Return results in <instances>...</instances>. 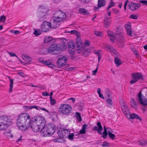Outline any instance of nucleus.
Returning <instances> with one entry per match:
<instances>
[{
	"mask_svg": "<svg viewBox=\"0 0 147 147\" xmlns=\"http://www.w3.org/2000/svg\"><path fill=\"white\" fill-rule=\"evenodd\" d=\"M11 117L3 115L0 117V130H5L11 124Z\"/></svg>",
	"mask_w": 147,
	"mask_h": 147,
	"instance_id": "obj_6",
	"label": "nucleus"
},
{
	"mask_svg": "<svg viewBox=\"0 0 147 147\" xmlns=\"http://www.w3.org/2000/svg\"><path fill=\"white\" fill-rule=\"evenodd\" d=\"M18 74L20 75L21 76H22L23 78H24L25 77V76L23 72L22 71L18 72Z\"/></svg>",
	"mask_w": 147,
	"mask_h": 147,
	"instance_id": "obj_61",
	"label": "nucleus"
},
{
	"mask_svg": "<svg viewBox=\"0 0 147 147\" xmlns=\"http://www.w3.org/2000/svg\"><path fill=\"white\" fill-rule=\"evenodd\" d=\"M67 61V57L65 56H63L60 57L59 60L57 61V66L59 67H61L64 66Z\"/></svg>",
	"mask_w": 147,
	"mask_h": 147,
	"instance_id": "obj_14",
	"label": "nucleus"
},
{
	"mask_svg": "<svg viewBox=\"0 0 147 147\" xmlns=\"http://www.w3.org/2000/svg\"><path fill=\"white\" fill-rule=\"evenodd\" d=\"M107 48L108 50H109L110 52H111L114 50L113 47L112 46L110 45L108 46Z\"/></svg>",
	"mask_w": 147,
	"mask_h": 147,
	"instance_id": "obj_48",
	"label": "nucleus"
},
{
	"mask_svg": "<svg viewBox=\"0 0 147 147\" xmlns=\"http://www.w3.org/2000/svg\"><path fill=\"white\" fill-rule=\"evenodd\" d=\"M42 95L44 96H47L49 95V94L47 91H45L42 93Z\"/></svg>",
	"mask_w": 147,
	"mask_h": 147,
	"instance_id": "obj_58",
	"label": "nucleus"
},
{
	"mask_svg": "<svg viewBox=\"0 0 147 147\" xmlns=\"http://www.w3.org/2000/svg\"><path fill=\"white\" fill-rule=\"evenodd\" d=\"M61 43L56 44L53 42L51 44L49 49V53L53 55L57 54L55 52L56 51H63L67 48V40L64 38L61 39Z\"/></svg>",
	"mask_w": 147,
	"mask_h": 147,
	"instance_id": "obj_3",
	"label": "nucleus"
},
{
	"mask_svg": "<svg viewBox=\"0 0 147 147\" xmlns=\"http://www.w3.org/2000/svg\"><path fill=\"white\" fill-rule=\"evenodd\" d=\"M76 46L77 51L78 53H82L84 54L85 53L90 52V50L86 49L80 40V38L77 37L76 40Z\"/></svg>",
	"mask_w": 147,
	"mask_h": 147,
	"instance_id": "obj_7",
	"label": "nucleus"
},
{
	"mask_svg": "<svg viewBox=\"0 0 147 147\" xmlns=\"http://www.w3.org/2000/svg\"><path fill=\"white\" fill-rule=\"evenodd\" d=\"M122 110L123 111L124 113L127 116L128 118L132 119H139L140 121L142 120V119L138 115L134 113L130 114L129 109L127 107H122Z\"/></svg>",
	"mask_w": 147,
	"mask_h": 147,
	"instance_id": "obj_9",
	"label": "nucleus"
},
{
	"mask_svg": "<svg viewBox=\"0 0 147 147\" xmlns=\"http://www.w3.org/2000/svg\"><path fill=\"white\" fill-rule=\"evenodd\" d=\"M130 18L133 19H137L138 17L137 16L132 14L130 15Z\"/></svg>",
	"mask_w": 147,
	"mask_h": 147,
	"instance_id": "obj_51",
	"label": "nucleus"
},
{
	"mask_svg": "<svg viewBox=\"0 0 147 147\" xmlns=\"http://www.w3.org/2000/svg\"><path fill=\"white\" fill-rule=\"evenodd\" d=\"M46 8L45 7H44L43 6L40 5L38 7V11L40 12L41 11H42V10Z\"/></svg>",
	"mask_w": 147,
	"mask_h": 147,
	"instance_id": "obj_42",
	"label": "nucleus"
},
{
	"mask_svg": "<svg viewBox=\"0 0 147 147\" xmlns=\"http://www.w3.org/2000/svg\"><path fill=\"white\" fill-rule=\"evenodd\" d=\"M127 34L131 36H133L132 31L131 29V26L130 24H126L125 26Z\"/></svg>",
	"mask_w": 147,
	"mask_h": 147,
	"instance_id": "obj_21",
	"label": "nucleus"
},
{
	"mask_svg": "<svg viewBox=\"0 0 147 147\" xmlns=\"http://www.w3.org/2000/svg\"><path fill=\"white\" fill-rule=\"evenodd\" d=\"M39 61L42 64L47 65L50 67L53 68L54 66V65L51 63L49 61H44L42 60H40Z\"/></svg>",
	"mask_w": 147,
	"mask_h": 147,
	"instance_id": "obj_23",
	"label": "nucleus"
},
{
	"mask_svg": "<svg viewBox=\"0 0 147 147\" xmlns=\"http://www.w3.org/2000/svg\"><path fill=\"white\" fill-rule=\"evenodd\" d=\"M22 58L24 60L27 62L25 63L26 64V65L30 64V62L32 61V59L31 57L27 55H23Z\"/></svg>",
	"mask_w": 147,
	"mask_h": 147,
	"instance_id": "obj_22",
	"label": "nucleus"
},
{
	"mask_svg": "<svg viewBox=\"0 0 147 147\" xmlns=\"http://www.w3.org/2000/svg\"><path fill=\"white\" fill-rule=\"evenodd\" d=\"M67 47L68 46L69 49H74L75 47V44L74 43L72 42L68 44V42L67 41Z\"/></svg>",
	"mask_w": 147,
	"mask_h": 147,
	"instance_id": "obj_36",
	"label": "nucleus"
},
{
	"mask_svg": "<svg viewBox=\"0 0 147 147\" xmlns=\"http://www.w3.org/2000/svg\"><path fill=\"white\" fill-rule=\"evenodd\" d=\"M72 108L68 104H63L60 105L58 110L60 114L68 115L71 112Z\"/></svg>",
	"mask_w": 147,
	"mask_h": 147,
	"instance_id": "obj_8",
	"label": "nucleus"
},
{
	"mask_svg": "<svg viewBox=\"0 0 147 147\" xmlns=\"http://www.w3.org/2000/svg\"><path fill=\"white\" fill-rule=\"evenodd\" d=\"M84 105V104L83 103L81 102H79L78 104V106L80 107L79 110L82 111Z\"/></svg>",
	"mask_w": 147,
	"mask_h": 147,
	"instance_id": "obj_37",
	"label": "nucleus"
},
{
	"mask_svg": "<svg viewBox=\"0 0 147 147\" xmlns=\"http://www.w3.org/2000/svg\"><path fill=\"white\" fill-rule=\"evenodd\" d=\"M68 51L71 55H73L75 54L74 49H69Z\"/></svg>",
	"mask_w": 147,
	"mask_h": 147,
	"instance_id": "obj_39",
	"label": "nucleus"
},
{
	"mask_svg": "<svg viewBox=\"0 0 147 147\" xmlns=\"http://www.w3.org/2000/svg\"><path fill=\"white\" fill-rule=\"evenodd\" d=\"M112 11L116 14H118L119 13V11L117 9L115 8H113L112 9Z\"/></svg>",
	"mask_w": 147,
	"mask_h": 147,
	"instance_id": "obj_53",
	"label": "nucleus"
},
{
	"mask_svg": "<svg viewBox=\"0 0 147 147\" xmlns=\"http://www.w3.org/2000/svg\"><path fill=\"white\" fill-rule=\"evenodd\" d=\"M8 54L11 57H17L18 58V57H17V56L16 55L13 53L12 52H8Z\"/></svg>",
	"mask_w": 147,
	"mask_h": 147,
	"instance_id": "obj_47",
	"label": "nucleus"
},
{
	"mask_svg": "<svg viewBox=\"0 0 147 147\" xmlns=\"http://www.w3.org/2000/svg\"><path fill=\"white\" fill-rule=\"evenodd\" d=\"M131 76L132 80L130 82V83L131 84L136 83L140 79L143 80L144 79L142 74L140 73H133Z\"/></svg>",
	"mask_w": 147,
	"mask_h": 147,
	"instance_id": "obj_10",
	"label": "nucleus"
},
{
	"mask_svg": "<svg viewBox=\"0 0 147 147\" xmlns=\"http://www.w3.org/2000/svg\"><path fill=\"white\" fill-rule=\"evenodd\" d=\"M10 32L16 34H18L20 33V32L18 30H15L14 31L13 30H11Z\"/></svg>",
	"mask_w": 147,
	"mask_h": 147,
	"instance_id": "obj_56",
	"label": "nucleus"
},
{
	"mask_svg": "<svg viewBox=\"0 0 147 147\" xmlns=\"http://www.w3.org/2000/svg\"><path fill=\"white\" fill-rule=\"evenodd\" d=\"M108 134V133L103 132L102 133V137L104 139H106L107 138Z\"/></svg>",
	"mask_w": 147,
	"mask_h": 147,
	"instance_id": "obj_49",
	"label": "nucleus"
},
{
	"mask_svg": "<svg viewBox=\"0 0 147 147\" xmlns=\"http://www.w3.org/2000/svg\"><path fill=\"white\" fill-rule=\"evenodd\" d=\"M88 126V125L84 124L82 126V129L86 130V129H87V126Z\"/></svg>",
	"mask_w": 147,
	"mask_h": 147,
	"instance_id": "obj_57",
	"label": "nucleus"
},
{
	"mask_svg": "<svg viewBox=\"0 0 147 147\" xmlns=\"http://www.w3.org/2000/svg\"><path fill=\"white\" fill-rule=\"evenodd\" d=\"M98 66V64L97 65V67L96 69L92 71V74L94 75H95L96 72L97 71Z\"/></svg>",
	"mask_w": 147,
	"mask_h": 147,
	"instance_id": "obj_59",
	"label": "nucleus"
},
{
	"mask_svg": "<svg viewBox=\"0 0 147 147\" xmlns=\"http://www.w3.org/2000/svg\"><path fill=\"white\" fill-rule=\"evenodd\" d=\"M141 5L140 3H135L133 2L130 3L128 5V7L129 9L132 11L137 10L139 9Z\"/></svg>",
	"mask_w": 147,
	"mask_h": 147,
	"instance_id": "obj_16",
	"label": "nucleus"
},
{
	"mask_svg": "<svg viewBox=\"0 0 147 147\" xmlns=\"http://www.w3.org/2000/svg\"><path fill=\"white\" fill-rule=\"evenodd\" d=\"M108 35L110 38L111 41L113 42L115 39V36L113 32L110 31H109L108 32Z\"/></svg>",
	"mask_w": 147,
	"mask_h": 147,
	"instance_id": "obj_24",
	"label": "nucleus"
},
{
	"mask_svg": "<svg viewBox=\"0 0 147 147\" xmlns=\"http://www.w3.org/2000/svg\"><path fill=\"white\" fill-rule=\"evenodd\" d=\"M31 121L30 116L28 113H22L17 119V124L20 129L25 131L30 126Z\"/></svg>",
	"mask_w": 147,
	"mask_h": 147,
	"instance_id": "obj_1",
	"label": "nucleus"
},
{
	"mask_svg": "<svg viewBox=\"0 0 147 147\" xmlns=\"http://www.w3.org/2000/svg\"><path fill=\"white\" fill-rule=\"evenodd\" d=\"M107 104V105H112L113 102L111 99L109 98L107 99L106 100Z\"/></svg>",
	"mask_w": 147,
	"mask_h": 147,
	"instance_id": "obj_43",
	"label": "nucleus"
},
{
	"mask_svg": "<svg viewBox=\"0 0 147 147\" xmlns=\"http://www.w3.org/2000/svg\"><path fill=\"white\" fill-rule=\"evenodd\" d=\"M105 0H98V6L100 7L105 6Z\"/></svg>",
	"mask_w": 147,
	"mask_h": 147,
	"instance_id": "obj_28",
	"label": "nucleus"
},
{
	"mask_svg": "<svg viewBox=\"0 0 147 147\" xmlns=\"http://www.w3.org/2000/svg\"><path fill=\"white\" fill-rule=\"evenodd\" d=\"M99 51H101L100 50H98L97 51L94 52V53L95 54L97 55L98 56V55H100Z\"/></svg>",
	"mask_w": 147,
	"mask_h": 147,
	"instance_id": "obj_64",
	"label": "nucleus"
},
{
	"mask_svg": "<svg viewBox=\"0 0 147 147\" xmlns=\"http://www.w3.org/2000/svg\"><path fill=\"white\" fill-rule=\"evenodd\" d=\"M137 105V102L135 101V99L133 98H131V106L132 107L135 108L136 107Z\"/></svg>",
	"mask_w": 147,
	"mask_h": 147,
	"instance_id": "obj_29",
	"label": "nucleus"
},
{
	"mask_svg": "<svg viewBox=\"0 0 147 147\" xmlns=\"http://www.w3.org/2000/svg\"><path fill=\"white\" fill-rule=\"evenodd\" d=\"M138 144L141 146H144L147 144V142L144 140H140L138 141Z\"/></svg>",
	"mask_w": 147,
	"mask_h": 147,
	"instance_id": "obj_34",
	"label": "nucleus"
},
{
	"mask_svg": "<svg viewBox=\"0 0 147 147\" xmlns=\"http://www.w3.org/2000/svg\"><path fill=\"white\" fill-rule=\"evenodd\" d=\"M89 0H81L80 1L82 3H86L88 2Z\"/></svg>",
	"mask_w": 147,
	"mask_h": 147,
	"instance_id": "obj_63",
	"label": "nucleus"
},
{
	"mask_svg": "<svg viewBox=\"0 0 147 147\" xmlns=\"http://www.w3.org/2000/svg\"><path fill=\"white\" fill-rule=\"evenodd\" d=\"M94 34L96 36H100L102 35L101 32H98L97 31H95Z\"/></svg>",
	"mask_w": 147,
	"mask_h": 147,
	"instance_id": "obj_45",
	"label": "nucleus"
},
{
	"mask_svg": "<svg viewBox=\"0 0 147 147\" xmlns=\"http://www.w3.org/2000/svg\"><path fill=\"white\" fill-rule=\"evenodd\" d=\"M66 15L65 13L60 10L55 11L53 14V27L55 28H59L60 25V22L65 19Z\"/></svg>",
	"mask_w": 147,
	"mask_h": 147,
	"instance_id": "obj_4",
	"label": "nucleus"
},
{
	"mask_svg": "<svg viewBox=\"0 0 147 147\" xmlns=\"http://www.w3.org/2000/svg\"><path fill=\"white\" fill-rule=\"evenodd\" d=\"M108 134L109 138L111 139L112 140L115 139L116 136L114 134H112L110 131H108Z\"/></svg>",
	"mask_w": 147,
	"mask_h": 147,
	"instance_id": "obj_33",
	"label": "nucleus"
},
{
	"mask_svg": "<svg viewBox=\"0 0 147 147\" xmlns=\"http://www.w3.org/2000/svg\"><path fill=\"white\" fill-rule=\"evenodd\" d=\"M79 13L81 14H83L84 15H88L89 13L88 11L84 8H80L78 11Z\"/></svg>",
	"mask_w": 147,
	"mask_h": 147,
	"instance_id": "obj_26",
	"label": "nucleus"
},
{
	"mask_svg": "<svg viewBox=\"0 0 147 147\" xmlns=\"http://www.w3.org/2000/svg\"><path fill=\"white\" fill-rule=\"evenodd\" d=\"M25 110L26 111H27L31 109L35 108L38 110H41L42 111H46L49 114H51V112H49L48 110H47L44 107H40L36 105H31L30 106H25L24 107Z\"/></svg>",
	"mask_w": 147,
	"mask_h": 147,
	"instance_id": "obj_13",
	"label": "nucleus"
},
{
	"mask_svg": "<svg viewBox=\"0 0 147 147\" xmlns=\"http://www.w3.org/2000/svg\"><path fill=\"white\" fill-rule=\"evenodd\" d=\"M70 131L67 129H64L61 131L59 130L58 132V134L61 138H65L68 137Z\"/></svg>",
	"mask_w": 147,
	"mask_h": 147,
	"instance_id": "obj_15",
	"label": "nucleus"
},
{
	"mask_svg": "<svg viewBox=\"0 0 147 147\" xmlns=\"http://www.w3.org/2000/svg\"><path fill=\"white\" fill-rule=\"evenodd\" d=\"M97 126L94 127L93 130L95 131H97L100 134H101L102 131L103 129L102 126L100 122H98L96 124Z\"/></svg>",
	"mask_w": 147,
	"mask_h": 147,
	"instance_id": "obj_20",
	"label": "nucleus"
},
{
	"mask_svg": "<svg viewBox=\"0 0 147 147\" xmlns=\"http://www.w3.org/2000/svg\"><path fill=\"white\" fill-rule=\"evenodd\" d=\"M70 32L72 34H75L77 33V31L75 30H71L70 32L69 31H68L66 33H69Z\"/></svg>",
	"mask_w": 147,
	"mask_h": 147,
	"instance_id": "obj_54",
	"label": "nucleus"
},
{
	"mask_svg": "<svg viewBox=\"0 0 147 147\" xmlns=\"http://www.w3.org/2000/svg\"><path fill=\"white\" fill-rule=\"evenodd\" d=\"M86 130H84L82 128L80 131V134H84L86 133Z\"/></svg>",
	"mask_w": 147,
	"mask_h": 147,
	"instance_id": "obj_60",
	"label": "nucleus"
},
{
	"mask_svg": "<svg viewBox=\"0 0 147 147\" xmlns=\"http://www.w3.org/2000/svg\"><path fill=\"white\" fill-rule=\"evenodd\" d=\"M137 99L140 104L144 107H147V99L145 98L142 94L141 90L138 94Z\"/></svg>",
	"mask_w": 147,
	"mask_h": 147,
	"instance_id": "obj_11",
	"label": "nucleus"
},
{
	"mask_svg": "<svg viewBox=\"0 0 147 147\" xmlns=\"http://www.w3.org/2000/svg\"><path fill=\"white\" fill-rule=\"evenodd\" d=\"M128 3H129V1H128V0H126V1H125V2L124 8V9L125 10H126V6H127V5Z\"/></svg>",
	"mask_w": 147,
	"mask_h": 147,
	"instance_id": "obj_62",
	"label": "nucleus"
},
{
	"mask_svg": "<svg viewBox=\"0 0 147 147\" xmlns=\"http://www.w3.org/2000/svg\"><path fill=\"white\" fill-rule=\"evenodd\" d=\"M48 9L47 8L45 9L42 11L40 12L39 14V18L40 21H42V19L46 18V15L47 14Z\"/></svg>",
	"mask_w": 147,
	"mask_h": 147,
	"instance_id": "obj_19",
	"label": "nucleus"
},
{
	"mask_svg": "<svg viewBox=\"0 0 147 147\" xmlns=\"http://www.w3.org/2000/svg\"><path fill=\"white\" fill-rule=\"evenodd\" d=\"M112 53V55L114 57H116L117 56L118 53L115 50H114L113 51L111 52Z\"/></svg>",
	"mask_w": 147,
	"mask_h": 147,
	"instance_id": "obj_41",
	"label": "nucleus"
},
{
	"mask_svg": "<svg viewBox=\"0 0 147 147\" xmlns=\"http://www.w3.org/2000/svg\"><path fill=\"white\" fill-rule=\"evenodd\" d=\"M111 18L105 16L104 22V26L106 28H109L111 25Z\"/></svg>",
	"mask_w": 147,
	"mask_h": 147,
	"instance_id": "obj_18",
	"label": "nucleus"
},
{
	"mask_svg": "<svg viewBox=\"0 0 147 147\" xmlns=\"http://www.w3.org/2000/svg\"><path fill=\"white\" fill-rule=\"evenodd\" d=\"M84 45L85 46H88L90 45V41L88 40H85V42L84 43Z\"/></svg>",
	"mask_w": 147,
	"mask_h": 147,
	"instance_id": "obj_50",
	"label": "nucleus"
},
{
	"mask_svg": "<svg viewBox=\"0 0 147 147\" xmlns=\"http://www.w3.org/2000/svg\"><path fill=\"white\" fill-rule=\"evenodd\" d=\"M41 31L40 30L38 29H34V32L33 34L35 35L36 36H37L41 34Z\"/></svg>",
	"mask_w": 147,
	"mask_h": 147,
	"instance_id": "obj_32",
	"label": "nucleus"
},
{
	"mask_svg": "<svg viewBox=\"0 0 147 147\" xmlns=\"http://www.w3.org/2000/svg\"><path fill=\"white\" fill-rule=\"evenodd\" d=\"M117 38V43L120 47L123 48L125 45V38L122 35L119 34Z\"/></svg>",
	"mask_w": 147,
	"mask_h": 147,
	"instance_id": "obj_17",
	"label": "nucleus"
},
{
	"mask_svg": "<svg viewBox=\"0 0 147 147\" xmlns=\"http://www.w3.org/2000/svg\"><path fill=\"white\" fill-rule=\"evenodd\" d=\"M114 6V2L111 0L109 3V5L107 8V10H108L109 8Z\"/></svg>",
	"mask_w": 147,
	"mask_h": 147,
	"instance_id": "obj_38",
	"label": "nucleus"
},
{
	"mask_svg": "<svg viewBox=\"0 0 147 147\" xmlns=\"http://www.w3.org/2000/svg\"><path fill=\"white\" fill-rule=\"evenodd\" d=\"M109 144L107 142H105L103 143V144L102 145V146L103 147H104V146L107 147V146H109Z\"/></svg>",
	"mask_w": 147,
	"mask_h": 147,
	"instance_id": "obj_55",
	"label": "nucleus"
},
{
	"mask_svg": "<svg viewBox=\"0 0 147 147\" xmlns=\"http://www.w3.org/2000/svg\"><path fill=\"white\" fill-rule=\"evenodd\" d=\"M76 117L78 121L79 122H81L82 121V119L80 114L78 112L76 113Z\"/></svg>",
	"mask_w": 147,
	"mask_h": 147,
	"instance_id": "obj_35",
	"label": "nucleus"
},
{
	"mask_svg": "<svg viewBox=\"0 0 147 147\" xmlns=\"http://www.w3.org/2000/svg\"><path fill=\"white\" fill-rule=\"evenodd\" d=\"M54 40H53V37L50 36H47L45 37L44 40V42L45 43H47L49 42H53V41Z\"/></svg>",
	"mask_w": 147,
	"mask_h": 147,
	"instance_id": "obj_25",
	"label": "nucleus"
},
{
	"mask_svg": "<svg viewBox=\"0 0 147 147\" xmlns=\"http://www.w3.org/2000/svg\"><path fill=\"white\" fill-rule=\"evenodd\" d=\"M55 127L53 124L44 126L41 130V135L42 136H47L48 134L53 135L55 131Z\"/></svg>",
	"mask_w": 147,
	"mask_h": 147,
	"instance_id": "obj_5",
	"label": "nucleus"
},
{
	"mask_svg": "<svg viewBox=\"0 0 147 147\" xmlns=\"http://www.w3.org/2000/svg\"><path fill=\"white\" fill-rule=\"evenodd\" d=\"M50 102H51V104L52 105H54L56 103V100L54 99H51V100H50Z\"/></svg>",
	"mask_w": 147,
	"mask_h": 147,
	"instance_id": "obj_52",
	"label": "nucleus"
},
{
	"mask_svg": "<svg viewBox=\"0 0 147 147\" xmlns=\"http://www.w3.org/2000/svg\"><path fill=\"white\" fill-rule=\"evenodd\" d=\"M52 25L53 23H51L47 21L43 22L41 26V31L43 32H46L49 31L50 28L54 29L57 28L53 27Z\"/></svg>",
	"mask_w": 147,
	"mask_h": 147,
	"instance_id": "obj_12",
	"label": "nucleus"
},
{
	"mask_svg": "<svg viewBox=\"0 0 147 147\" xmlns=\"http://www.w3.org/2000/svg\"><path fill=\"white\" fill-rule=\"evenodd\" d=\"M140 3L142 4L143 5H147V0H140L139 1Z\"/></svg>",
	"mask_w": 147,
	"mask_h": 147,
	"instance_id": "obj_46",
	"label": "nucleus"
},
{
	"mask_svg": "<svg viewBox=\"0 0 147 147\" xmlns=\"http://www.w3.org/2000/svg\"><path fill=\"white\" fill-rule=\"evenodd\" d=\"M45 119L41 116H38L33 118L31 121L30 128L35 132L40 131L42 127L45 126Z\"/></svg>",
	"mask_w": 147,
	"mask_h": 147,
	"instance_id": "obj_2",
	"label": "nucleus"
},
{
	"mask_svg": "<svg viewBox=\"0 0 147 147\" xmlns=\"http://www.w3.org/2000/svg\"><path fill=\"white\" fill-rule=\"evenodd\" d=\"M74 134L71 133V134H70V132H69V134L68 137L69 140H73L74 138Z\"/></svg>",
	"mask_w": 147,
	"mask_h": 147,
	"instance_id": "obj_40",
	"label": "nucleus"
},
{
	"mask_svg": "<svg viewBox=\"0 0 147 147\" xmlns=\"http://www.w3.org/2000/svg\"><path fill=\"white\" fill-rule=\"evenodd\" d=\"M6 20V17L4 15L1 16L0 18V21L4 22Z\"/></svg>",
	"mask_w": 147,
	"mask_h": 147,
	"instance_id": "obj_44",
	"label": "nucleus"
},
{
	"mask_svg": "<svg viewBox=\"0 0 147 147\" xmlns=\"http://www.w3.org/2000/svg\"><path fill=\"white\" fill-rule=\"evenodd\" d=\"M8 78L10 82L9 92L10 93H11L12 91V89L13 88V80L11 79L9 76L8 77Z\"/></svg>",
	"mask_w": 147,
	"mask_h": 147,
	"instance_id": "obj_27",
	"label": "nucleus"
},
{
	"mask_svg": "<svg viewBox=\"0 0 147 147\" xmlns=\"http://www.w3.org/2000/svg\"><path fill=\"white\" fill-rule=\"evenodd\" d=\"M114 61L117 66H119L122 64V63L119 59L116 57H115L114 59Z\"/></svg>",
	"mask_w": 147,
	"mask_h": 147,
	"instance_id": "obj_31",
	"label": "nucleus"
},
{
	"mask_svg": "<svg viewBox=\"0 0 147 147\" xmlns=\"http://www.w3.org/2000/svg\"><path fill=\"white\" fill-rule=\"evenodd\" d=\"M41 53L42 54H46L49 53V49L43 48L41 50Z\"/></svg>",
	"mask_w": 147,
	"mask_h": 147,
	"instance_id": "obj_30",
	"label": "nucleus"
}]
</instances>
